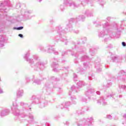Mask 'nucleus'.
<instances>
[{"mask_svg": "<svg viewBox=\"0 0 126 126\" xmlns=\"http://www.w3.org/2000/svg\"><path fill=\"white\" fill-rule=\"evenodd\" d=\"M14 30H22L23 29V27H20L19 28H13Z\"/></svg>", "mask_w": 126, "mask_h": 126, "instance_id": "nucleus-1", "label": "nucleus"}, {"mask_svg": "<svg viewBox=\"0 0 126 126\" xmlns=\"http://www.w3.org/2000/svg\"><path fill=\"white\" fill-rule=\"evenodd\" d=\"M122 45L124 47H126V42H122Z\"/></svg>", "mask_w": 126, "mask_h": 126, "instance_id": "nucleus-2", "label": "nucleus"}, {"mask_svg": "<svg viewBox=\"0 0 126 126\" xmlns=\"http://www.w3.org/2000/svg\"><path fill=\"white\" fill-rule=\"evenodd\" d=\"M19 36L21 37V38H23V35H22V34H19Z\"/></svg>", "mask_w": 126, "mask_h": 126, "instance_id": "nucleus-3", "label": "nucleus"}, {"mask_svg": "<svg viewBox=\"0 0 126 126\" xmlns=\"http://www.w3.org/2000/svg\"><path fill=\"white\" fill-rule=\"evenodd\" d=\"M1 93H2V90H1L0 89V94H1Z\"/></svg>", "mask_w": 126, "mask_h": 126, "instance_id": "nucleus-4", "label": "nucleus"}]
</instances>
